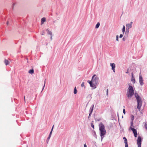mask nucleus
Listing matches in <instances>:
<instances>
[{
    "label": "nucleus",
    "mask_w": 147,
    "mask_h": 147,
    "mask_svg": "<svg viewBox=\"0 0 147 147\" xmlns=\"http://www.w3.org/2000/svg\"><path fill=\"white\" fill-rule=\"evenodd\" d=\"M96 75H94L92 77V79L91 81L93 82L94 83L97 84L99 79L98 77L96 76Z\"/></svg>",
    "instance_id": "nucleus-4"
},
{
    "label": "nucleus",
    "mask_w": 147,
    "mask_h": 147,
    "mask_svg": "<svg viewBox=\"0 0 147 147\" xmlns=\"http://www.w3.org/2000/svg\"><path fill=\"white\" fill-rule=\"evenodd\" d=\"M107 94H108V89H107Z\"/></svg>",
    "instance_id": "nucleus-35"
},
{
    "label": "nucleus",
    "mask_w": 147,
    "mask_h": 147,
    "mask_svg": "<svg viewBox=\"0 0 147 147\" xmlns=\"http://www.w3.org/2000/svg\"><path fill=\"white\" fill-rule=\"evenodd\" d=\"M135 96L137 102V109L140 110L142 105V101L141 99L137 93H135Z\"/></svg>",
    "instance_id": "nucleus-2"
},
{
    "label": "nucleus",
    "mask_w": 147,
    "mask_h": 147,
    "mask_svg": "<svg viewBox=\"0 0 147 147\" xmlns=\"http://www.w3.org/2000/svg\"><path fill=\"white\" fill-rule=\"evenodd\" d=\"M126 73L127 74H128V73H129V72H128V70H127V71L126 72Z\"/></svg>",
    "instance_id": "nucleus-36"
},
{
    "label": "nucleus",
    "mask_w": 147,
    "mask_h": 147,
    "mask_svg": "<svg viewBox=\"0 0 147 147\" xmlns=\"http://www.w3.org/2000/svg\"><path fill=\"white\" fill-rule=\"evenodd\" d=\"M84 147H87L86 145V144H85L84 145Z\"/></svg>",
    "instance_id": "nucleus-32"
},
{
    "label": "nucleus",
    "mask_w": 147,
    "mask_h": 147,
    "mask_svg": "<svg viewBox=\"0 0 147 147\" xmlns=\"http://www.w3.org/2000/svg\"><path fill=\"white\" fill-rule=\"evenodd\" d=\"M116 40L117 41H118V35L116 36Z\"/></svg>",
    "instance_id": "nucleus-28"
},
{
    "label": "nucleus",
    "mask_w": 147,
    "mask_h": 147,
    "mask_svg": "<svg viewBox=\"0 0 147 147\" xmlns=\"http://www.w3.org/2000/svg\"><path fill=\"white\" fill-rule=\"evenodd\" d=\"M143 81L142 76L141 75H139V82L140 84L142 86L144 84Z\"/></svg>",
    "instance_id": "nucleus-8"
},
{
    "label": "nucleus",
    "mask_w": 147,
    "mask_h": 147,
    "mask_svg": "<svg viewBox=\"0 0 147 147\" xmlns=\"http://www.w3.org/2000/svg\"><path fill=\"white\" fill-rule=\"evenodd\" d=\"M110 65L112 67V69L113 71L115 72V65L114 63H112L110 64Z\"/></svg>",
    "instance_id": "nucleus-9"
},
{
    "label": "nucleus",
    "mask_w": 147,
    "mask_h": 147,
    "mask_svg": "<svg viewBox=\"0 0 147 147\" xmlns=\"http://www.w3.org/2000/svg\"><path fill=\"white\" fill-rule=\"evenodd\" d=\"M88 82L90 86L93 88L94 89L96 88V85L97 84H96L94 83L93 82L89 80L88 81Z\"/></svg>",
    "instance_id": "nucleus-6"
},
{
    "label": "nucleus",
    "mask_w": 147,
    "mask_h": 147,
    "mask_svg": "<svg viewBox=\"0 0 147 147\" xmlns=\"http://www.w3.org/2000/svg\"><path fill=\"white\" fill-rule=\"evenodd\" d=\"M133 122H132L131 123V125H133Z\"/></svg>",
    "instance_id": "nucleus-39"
},
{
    "label": "nucleus",
    "mask_w": 147,
    "mask_h": 147,
    "mask_svg": "<svg viewBox=\"0 0 147 147\" xmlns=\"http://www.w3.org/2000/svg\"><path fill=\"white\" fill-rule=\"evenodd\" d=\"M134 90L133 87L130 85H129L128 88L127 89V96L128 98H130L134 95Z\"/></svg>",
    "instance_id": "nucleus-3"
},
{
    "label": "nucleus",
    "mask_w": 147,
    "mask_h": 147,
    "mask_svg": "<svg viewBox=\"0 0 147 147\" xmlns=\"http://www.w3.org/2000/svg\"><path fill=\"white\" fill-rule=\"evenodd\" d=\"M144 126L146 129L147 130V124H146V123H145Z\"/></svg>",
    "instance_id": "nucleus-23"
},
{
    "label": "nucleus",
    "mask_w": 147,
    "mask_h": 147,
    "mask_svg": "<svg viewBox=\"0 0 147 147\" xmlns=\"http://www.w3.org/2000/svg\"><path fill=\"white\" fill-rule=\"evenodd\" d=\"M34 72V70L33 69H30L28 73L31 74H33Z\"/></svg>",
    "instance_id": "nucleus-12"
},
{
    "label": "nucleus",
    "mask_w": 147,
    "mask_h": 147,
    "mask_svg": "<svg viewBox=\"0 0 147 147\" xmlns=\"http://www.w3.org/2000/svg\"><path fill=\"white\" fill-rule=\"evenodd\" d=\"M99 125V130L100 133V136L101 137V140L102 141L105 135L106 134V131L105 128V126L102 123H100Z\"/></svg>",
    "instance_id": "nucleus-1"
},
{
    "label": "nucleus",
    "mask_w": 147,
    "mask_h": 147,
    "mask_svg": "<svg viewBox=\"0 0 147 147\" xmlns=\"http://www.w3.org/2000/svg\"><path fill=\"white\" fill-rule=\"evenodd\" d=\"M94 107V105H92V107H91L90 109H91V111H90V113L89 114V116H90V115L91 114L92 112V111H93V109Z\"/></svg>",
    "instance_id": "nucleus-13"
},
{
    "label": "nucleus",
    "mask_w": 147,
    "mask_h": 147,
    "mask_svg": "<svg viewBox=\"0 0 147 147\" xmlns=\"http://www.w3.org/2000/svg\"><path fill=\"white\" fill-rule=\"evenodd\" d=\"M123 36V35L122 34H121L120 35L119 37L120 38H121Z\"/></svg>",
    "instance_id": "nucleus-29"
},
{
    "label": "nucleus",
    "mask_w": 147,
    "mask_h": 147,
    "mask_svg": "<svg viewBox=\"0 0 147 147\" xmlns=\"http://www.w3.org/2000/svg\"><path fill=\"white\" fill-rule=\"evenodd\" d=\"M51 40H52V35H51Z\"/></svg>",
    "instance_id": "nucleus-37"
},
{
    "label": "nucleus",
    "mask_w": 147,
    "mask_h": 147,
    "mask_svg": "<svg viewBox=\"0 0 147 147\" xmlns=\"http://www.w3.org/2000/svg\"><path fill=\"white\" fill-rule=\"evenodd\" d=\"M27 147H28V146H27Z\"/></svg>",
    "instance_id": "nucleus-43"
},
{
    "label": "nucleus",
    "mask_w": 147,
    "mask_h": 147,
    "mask_svg": "<svg viewBox=\"0 0 147 147\" xmlns=\"http://www.w3.org/2000/svg\"><path fill=\"white\" fill-rule=\"evenodd\" d=\"M124 143L125 144H127V139L124 140Z\"/></svg>",
    "instance_id": "nucleus-25"
},
{
    "label": "nucleus",
    "mask_w": 147,
    "mask_h": 147,
    "mask_svg": "<svg viewBox=\"0 0 147 147\" xmlns=\"http://www.w3.org/2000/svg\"><path fill=\"white\" fill-rule=\"evenodd\" d=\"M91 127L93 128H94V126L93 123H92L91 124Z\"/></svg>",
    "instance_id": "nucleus-24"
},
{
    "label": "nucleus",
    "mask_w": 147,
    "mask_h": 147,
    "mask_svg": "<svg viewBox=\"0 0 147 147\" xmlns=\"http://www.w3.org/2000/svg\"><path fill=\"white\" fill-rule=\"evenodd\" d=\"M45 82H44V86H43V89H44V87H45Z\"/></svg>",
    "instance_id": "nucleus-31"
},
{
    "label": "nucleus",
    "mask_w": 147,
    "mask_h": 147,
    "mask_svg": "<svg viewBox=\"0 0 147 147\" xmlns=\"http://www.w3.org/2000/svg\"><path fill=\"white\" fill-rule=\"evenodd\" d=\"M42 35H44V34L43 33L41 34Z\"/></svg>",
    "instance_id": "nucleus-42"
},
{
    "label": "nucleus",
    "mask_w": 147,
    "mask_h": 147,
    "mask_svg": "<svg viewBox=\"0 0 147 147\" xmlns=\"http://www.w3.org/2000/svg\"><path fill=\"white\" fill-rule=\"evenodd\" d=\"M131 81L133 83H135V78L134 77H131Z\"/></svg>",
    "instance_id": "nucleus-16"
},
{
    "label": "nucleus",
    "mask_w": 147,
    "mask_h": 147,
    "mask_svg": "<svg viewBox=\"0 0 147 147\" xmlns=\"http://www.w3.org/2000/svg\"><path fill=\"white\" fill-rule=\"evenodd\" d=\"M141 138L140 136H138V138L137 140V144L138 145V147H141Z\"/></svg>",
    "instance_id": "nucleus-5"
},
{
    "label": "nucleus",
    "mask_w": 147,
    "mask_h": 147,
    "mask_svg": "<svg viewBox=\"0 0 147 147\" xmlns=\"http://www.w3.org/2000/svg\"><path fill=\"white\" fill-rule=\"evenodd\" d=\"M129 24H131V26H132V22H131Z\"/></svg>",
    "instance_id": "nucleus-34"
},
{
    "label": "nucleus",
    "mask_w": 147,
    "mask_h": 147,
    "mask_svg": "<svg viewBox=\"0 0 147 147\" xmlns=\"http://www.w3.org/2000/svg\"><path fill=\"white\" fill-rule=\"evenodd\" d=\"M126 26L127 27V28L128 29H129L132 26H131V24H126Z\"/></svg>",
    "instance_id": "nucleus-11"
},
{
    "label": "nucleus",
    "mask_w": 147,
    "mask_h": 147,
    "mask_svg": "<svg viewBox=\"0 0 147 147\" xmlns=\"http://www.w3.org/2000/svg\"><path fill=\"white\" fill-rule=\"evenodd\" d=\"M81 86L82 87H84L85 88V85H84V82H83L81 84Z\"/></svg>",
    "instance_id": "nucleus-22"
},
{
    "label": "nucleus",
    "mask_w": 147,
    "mask_h": 147,
    "mask_svg": "<svg viewBox=\"0 0 147 147\" xmlns=\"http://www.w3.org/2000/svg\"><path fill=\"white\" fill-rule=\"evenodd\" d=\"M123 40H125V39H124V38H123Z\"/></svg>",
    "instance_id": "nucleus-38"
},
{
    "label": "nucleus",
    "mask_w": 147,
    "mask_h": 147,
    "mask_svg": "<svg viewBox=\"0 0 147 147\" xmlns=\"http://www.w3.org/2000/svg\"><path fill=\"white\" fill-rule=\"evenodd\" d=\"M122 30L123 33V34L124 33L125 30V26H123V28H122Z\"/></svg>",
    "instance_id": "nucleus-18"
},
{
    "label": "nucleus",
    "mask_w": 147,
    "mask_h": 147,
    "mask_svg": "<svg viewBox=\"0 0 147 147\" xmlns=\"http://www.w3.org/2000/svg\"><path fill=\"white\" fill-rule=\"evenodd\" d=\"M123 112L124 114H125V109H123Z\"/></svg>",
    "instance_id": "nucleus-26"
},
{
    "label": "nucleus",
    "mask_w": 147,
    "mask_h": 147,
    "mask_svg": "<svg viewBox=\"0 0 147 147\" xmlns=\"http://www.w3.org/2000/svg\"><path fill=\"white\" fill-rule=\"evenodd\" d=\"M131 76H132V77H134L133 74V73H131Z\"/></svg>",
    "instance_id": "nucleus-33"
},
{
    "label": "nucleus",
    "mask_w": 147,
    "mask_h": 147,
    "mask_svg": "<svg viewBox=\"0 0 147 147\" xmlns=\"http://www.w3.org/2000/svg\"><path fill=\"white\" fill-rule=\"evenodd\" d=\"M131 118L132 120L133 121L134 119V116L133 115H131Z\"/></svg>",
    "instance_id": "nucleus-21"
},
{
    "label": "nucleus",
    "mask_w": 147,
    "mask_h": 147,
    "mask_svg": "<svg viewBox=\"0 0 147 147\" xmlns=\"http://www.w3.org/2000/svg\"><path fill=\"white\" fill-rule=\"evenodd\" d=\"M24 100L25 101V96L24 97Z\"/></svg>",
    "instance_id": "nucleus-40"
},
{
    "label": "nucleus",
    "mask_w": 147,
    "mask_h": 147,
    "mask_svg": "<svg viewBox=\"0 0 147 147\" xmlns=\"http://www.w3.org/2000/svg\"><path fill=\"white\" fill-rule=\"evenodd\" d=\"M100 23L99 22H98L95 28H98L100 26Z\"/></svg>",
    "instance_id": "nucleus-19"
},
{
    "label": "nucleus",
    "mask_w": 147,
    "mask_h": 147,
    "mask_svg": "<svg viewBox=\"0 0 147 147\" xmlns=\"http://www.w3.org/2000/svg\"><path fill=\"white\" fill-rule=\"evenodd\" d=\"M130 128L133 131V132L134 134V136L135 137H136L137 136V132L136 130L135 129L131 127H130Z\"/></svg>",
    "instance_id": "nucleus-7"
},
{
    "label": "nucleus",
    "mask_w": 147,
    "mask_h": 147,
    "mask_svg": "<svg viewBox=\"0 0 147 147\" xmlns=\"http://www.w3.org/2000/svg\"><path fill=\"white\" fill-rule=\"evenodd\" d=\"M4 62L5 64L6 65H8L9 64V62L7 60L5 59L4 61Z\"/></svg>",
    "instance_id": "nucleus-14"
},
{
    "label": "nucleus",
    "mask_w": 147,
    "mask_h": 147,
    "mask_svg": "<svg viewBox=\"0 0 147 147\" xmlns=\"http://www.w3.org/2000/svg\"><path fill=\"white\" fill-rule=\"evenodd\" d=\"M125 147H128V144H125Z\"/></svg>",
    "instance_id": "nucleus-27"
},
{
    "label": "nucleus",
    "mask_w": 147,
    "mask_h": 147,
    "mask_svg": "<svg viewBox=\"0 0 147 147\" xmlns=\"http://www.w3.org/2000/svg\"><path fill=\"white\" fill-rule=\"evenodd\" d=\"M77 92V91L76 90V87H75L74 89V93L75 94H76Z\"/></svg>",
    "instance_id": "nucleus-20"
},
{
    "label": "nucleus",
    "mask_w": 147,
    "mask_h": 147,
    "mask_svg": "<svg viewBox=\"0 0 147 147\" xmlns=\"http://www.w3.org/2000/svg\"><path fill=\"white\" fill-rule=\"evenodd\" d=\"M46 31L48 32V34H49L51 36L52 35V33L51 31H49L48 29H47Z\"/></svg>",
    "instance_id": "nucleus-17"
},
{
    "label": "nucleus",
    "mask_w": 147,
    "mask_h": 147,
    "mask_svg": "<svg viewBox=\"0 0 147 147\" xmlns=\"http://www.w3.org/2000/svg\"><path fill=\"white\" fill-rule=\"evenodd\" d=\"M54 126V125H53V127H52V128L51 131V132H50V134H49V137H48V138L47 139V140H49L50 139L51 137V134H52V131H53V128Z\"/></svg>",
    "instance_id": "nucleus-10"
},
{
    "label": "nucleus",
    "mask_w": 147,
    "mask_h": 147,
    "mask_svg": "<svg viewBox=\"0 0 147 147\" xmlns=\"http://www.w3.org/2000/svg\"><path fill=\"white\" fill-rule=\"evenodd\" d=\"M123 139L124 140H125L127 139L125 137H123Z\"/></svg>",
    "instance_id": "nucleus-30"
},
{
    "label": "nucleus",
    "mask_w": 147,
    "mask_h": 147,
    "mask_svg": "<svg viewBox=\"0 0 147 147\" xmlns=\"http://www.w3.org/2000/svg\"><path fill=\"white\" fill-rule=\"evenodd\" d=\"M46 19L45 18H42L41 20V22L42 24H43V23L45 22Z\"/></svg>",
    "instance_id": "nucleus-15"
},
{
    "label": "nucleus",
    "mask_w": 147,
    "mask_h": 147,
    "mask_svg": "<svg viewBox=\"0 0 147 147\" xmlns=\"http://www.w3.org/2000/svg\"><path fill=\"white\" fill-rule=\"evenodd\" d=\"M8 22H7V25H8Z\"/></svg>",
    "instance_id": "nucleus-41"
}]
</instances>
